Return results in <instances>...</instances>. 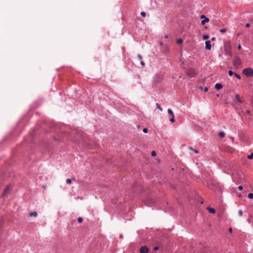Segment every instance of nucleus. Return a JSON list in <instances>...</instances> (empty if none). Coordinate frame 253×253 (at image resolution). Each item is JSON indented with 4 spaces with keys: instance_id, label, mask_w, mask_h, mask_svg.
I'll return each mask as SVG.
<instances>
[{
    "instance_id": "obj_13",
    "label": "nucleus",
    "mask_w": 253,
    "mask_h": 253,
    "mask_svg": "<svg viewBox=\"0 0 253 253\" xmlns=\"http://www.w3.org/2000/svg\"><path fill=\"white\" fill-rule=\"evenodd\" d=\"M235 98H236V99L237 102L241 103H242V101L241 99L240 98V96L239 94H237L235 96Z\"/></svg>"
},
{
    "instance_id": "obj_9",
    "label": "nucleus",
    "mask_w": 253,
    "mask_h": 253,
    "mask_svg": "<svg viewBox=\"0 0 253 253\" xmlns=\"http://www.w3.org/2000/svg\"><path fill=\"white\" fill-rule=\"evenodd\" d=\"M163 79V78L162 76H157L156 77L154 82H155V83L157 84V83L160 82Z\"/></svg>"
},
{
    "instance_id": "obj_41",
    "label": "nucleus",
    "mask_w": 253,
    "mask_h": 253,
    "mask_svg": "<svg viewBox=\"0 0 253 253\" xmlns=\"http://www.w3.org/2000/svg\"><path fill=\"white\" fill-rule=\"evenodd\" d=\"M160 45H163V43L162 42H160Z\"/></svg>"
},
{
    "instance_id": "obj_26",
    "label": "nucleus",
    "mask_w": 253,
    "mask_h": 253,
    "mask_svg": "<svg viewBox=\"0 0 253 253\" xmlns=\"http://www.w3.org/2000/svg\"><path fill=\"white\" fill-rule=\"evenodd\" d=\"M174 116H173V117H172V118L170 119V122L171 123H174Z\"/></svg>"
},
{
    "instance_id": "obj_19",
    "label": "nucleus",
    "mask_w": 253,
    "mask_h": 253,
    "mask_svg": "<svg viewBox=\"0 0 253 253\" xmlns=\"http://www.w3.org/2000/svg\"><path fill=\"white\" fill-rule=\"evenodd\" d=\"M156 106L158 109H159L161 111H162V108L161 107L160 105L158 103L156 104Z\"/></svg>"
},
{
    "instance_id": "obj_44",
    "label": "nucleus",
    "mask_w": 253,
    "mask_h": 253,
    "mask_svg": "<svg viewBox=\"0 0 253 253\" xmlns=\"http://www.w3.org/2000/svg\"><path fill=\"white\" fill-rule=\"evenodd\" d=\"M141 64L142 65H144V62H141Z\"/></svg>"
},
{
    "instance_id": "obj_43",
    "label": "nucleus",
    "mask_w": 253,
    "mask_h": 253,
    "mask_svg": "<svg viewBox=\"0 0 253 253\" xmlns=\"http://www.w3.org/2000/svg\"><path fill=\"white\" fill-rule=\"evenodd\" d=\"M247 113L248 114H250V111H249V110H248V111H247Z\"/></svg>"
},
{
    "instance_id": "obj_25",
    "label": "nucleus",
    "mask_w": 253,
    "mask_h": 253,
    "mask_svg": "<svg viewBox=\"0 0 253 253\" xmlns=\"http://www.w3.org/2000/svg\"><path fill=\"white\" fill-rule=\"evenodd\" d=\"M140 14H141V15L142 17H145L146 16V13L145 12H141Z\"/></svg>"
},
{
    "instance_id": "obj_23",
    "label": "nucleus",
    "mask_w": 253,
    "mask_h": 253,
    "mask_svg": "<svg viewBox=\"0 0 253 253\" xmlns=\"http://www.w3.org/2000/svg\"><path fill=\"white\" fill-rule=\"evenodd\" d=\"M156 152H155V151H153L151 152V155H152V156L154 157V156H156Z\"/></svg>"
},
{
    "instance_id": "obj_36",
    "label": "nucleus",
    "mask_w": 253,
    "mask_h": 253,
    "mask_svg": "<svg viewBox=\"0 0 253 253\" xmlns=\"http://www.w3.org/2000/svg\"><path fill=\"white\" fill-rule=\"evenodd\" d=\"M211 40L212 41H215V37H212V38H211Z\"/></svg>"
},
{
    "instance_id": "obj_12",
    "label": "nucleus",
    "mask_w": 253,
    "mask_h": 253,
    "mask_svg": "<svg viewBox=\"0 0 253 253\" xmlns=\"http://www.w3.org/2000/svg\"><path fill=\"white\" fill-rule=\"evenodd\" d=\"M222 85L221 84H216L215 85V88L217 89V90H219L220 89H221L222 88Z\"/></svg>"
},
{
    "instance_id": "obj_21",
    "label": "nucleus",
    "mask_w": 253,
    "mask_h": 253,
    "mask_svg": "<svg viewBox=\"0 0 253 253\" xmlns=\"http://www.w3.org/2000/svg\"><path fill=\"white\" fill-rule=\"evenodd\" d=\"M234 76L238 79H241V76L238 74H234Z\"/></svg>"
},
{
    "instance_id": "obj_35",
    "label": "nucleus",
    "mask_w": 253,
    "mask_h": 253,
    "mask_svg": "<svg viewBox=\"0 0 253 253\" xmlns=\"http://www.w3.org/2000/svg\"><path fill=\"white\" fill-rule=\"evenodd\" d=\"M238 48L239 49H241V44H239L238 45Z\"/></svg>"
},
{
    "instance_id": "obj_18",
    "label": "nucleus",
    "mask_w": 253,
    "mask_h": 253,
    "mask_svg": "<svg viewBox=\"0 0 253 253\" xmlns=\"http://www.w3.org/2000/svg\"><path fill=\"white\" fill-rule=\"evenodd\" d=\"M83 218L82 217H79L78 218V221L79 222V223H82L83 222Z\"/></svg>"
},
{
    "instance_id": "obj_28",
    "label": "nucleus",
    "mask_w": 253,
    "mask_h": 253,
    "mask_svg": "<svg viewBox=\"0 0 253 253\" xmlns=\"http://www.w3.org/2000/svg\"><path fill=\"white\" fill-rule=\"evenodd\" d=\"M253 158V154L252 153L250 155L248 156V158L249 159H252Z\"/></svg>"
},
{
    "instance_id": "obj_15",
    "label": "nucleus",
    "mask_w": 253,
    "mask_h": 253,
    "mask_svg": "<svg viewBox=\"0 0 253 253\" xmlns=\"http://www.w3.org/2000/svg\"><path fill=\"white\" fill-rule=\"evenodd\" d=\"M224 135H225V134L223 132L221 131L218 134V136L220 137V138H223L224 137Z\"/></svg>"
},
{
    "instance_id": "obj_2",
    "label": "nucleus",
    "mask_w": 253,
    "mask_h": 253,
    "mask_svg": "<svg viewBox=\"0 0 253 253\" xmlns=\"http://www.w3.org/2000/svg\"><path fill=\"white\" fill-rule=\"evenodd\" d=\"M243 73L248 77H253V70L251 68L244 69Z\"/></svg>"
},
{
    "instance_id": "obj_34",
    "label": "nucleus",
    "mask_w": 253,
    "mask_h": 253,
    "mask_svg": "<svg viewBox=\"0 0 253 253\" xmlns=\"http://www.w3.org/2000/svg\"><path fill=\"white\" fill-rule=\"evenodd\" d=\"M208 88L207 87H205L204 91L205 92H207V91H208Z\"/></svg>"
},
{
    "instance_id": "obj_27",
    "label": "nucleus",
    "mask_w": 253,
    "mask_h": 253,
    "mask_svg": "<svg viewBox=\"0 0 253 253\" xmlns=\"http://www.w3.org/2000/svg\"><path fill=\"white\" fill-rule=\"evenodd\" d=\"M226 31V29H221V30H220V32L221 33H225Z\"/></svg>"
},
{
    "instance_id": "obj_30",
    "label": "nucleus",
    "mask_w": 253,
    "mask_h": 253,
    "mask_svg": "<svg viewBox=\"0 0 253 253\" xmlns=\"http://www.w3.org/2000/svg\"><path fill=\"white\" fill-rule=\"evenodd\" d=\"M209 38V36L208 35H204L203 36L204 40H207Z\"/></svg>"
},
{
    "instance_id": "obj_38",
    "label": "nucleus",
    "mask_w": 253,
    "mask_h": 253,
    "mask_svg": "<svg viewBox=\"0 0 253 253\" xmlns=\"http://www.w3.org/2000/svg\"><path fill=\"white\" fill-rule=\"evenodd\" d=\"M229 231L230 232V233L232 232V228H229Z\"/></svg>"
},
{
    "instance_id": "obj_16",
    "label": "nucleus",
    "mask_w": 253,
    "mask_h": 253,
    "mask_svg": "<svg viewBox=\"0 0 253 253\" xmlns=\"http://www.w3.org/2000/svg\"><path fill=\"white\" fill-rule=\"evenodd\" d=\"M168 112L169 114H170L172 117H173L174 114L172 111L170 109H169L168 110Z\"/></svg>"
},
{
    "instance_id": "obj_14",
    "label": "nucleus",
    "mask_w": 253,
    "mask_h": 253,
    "mask_svg": "<svg viewBox=\"0 0 253 253\" xmlns=\"http://www.w3.org/2000/svg\"><path fill=\"white\" fill-rule=\"evenodd\" d=\"M38 214H37V212L35 211V212H32L30 213V216H34V217H36L37 216Z\"/></svg>"
},
{
    "instance_id": "obj_24",
    "label": "nucleus",
    "mask_w": 253,
    "mask_h": 253,
    "mask_svg": "<svg viewBox=\"0 0 253 253\" xmlns=\"http://www.w3.org/2000/svg\"><path fill=\"white\" fill-rule=\"evenodd\" d=\"M228 74L230 76H231L233 75V72L231 70H229L228 71Z\"/></svg>"
},
{
    "instance_id": "obj_29",
    "label": "nucleus",
    "mask_w": 253,
    "mask_h": 253,
    "mask_svg": "<svg viewBox=\"0 0 253 253\" xmlns=\"http://www.w3.org/2000/svg\"><path fill=\"white\" fill-rule=\"evenodd\" d=\"M238 214H239L240 216H241L243 215V212H242V211H239Z\"/></svg>"
},
{
    "instance_id": "obj_7",
    "label": "nucleus",
    "mask_w": 253,
    "mask_h": 253,
    "mask_svg": "<svg viewBox=\"0 0 253 253\" xmlns=\"http://www.w3.org/2000/svg\"><path fill=\"white\" fill-rule=\"evenodd\" d=\"M11 187L10 186H7L4 189L3 193V196L6 197L9 192L11 190Z\"/></svg>"
},
{
    "instance_id": "obj_6",
    "label": "nucleus",
    "mask_w": 253,
    "mask_h": 253,
    "mask_svg": "<svg viewBox=\"0 0 253 253\" xmlns=\"http://www.w3.org/2000/svg\"><path fill=\"white\" fill-rule=\"evenodd\" d=\"M201 19H203L201 21V24L204 25L206 24V23L208 22L209 21V19L207 18L204 15H202L201 16Z\"/></svg>"
},
{
    "instance_id": "obj_17",
    "label": "nucleus",
    "mask_w": 253,
    "mask_h": 253,
    "mask_svg": "<svg viewBox=\"0 0 253 253\" xmlns=\"http://www.w3.org/2000/svg\"><path fill=\"white\" fill-rule=\"evenodd\" d=\"M248 198L249 199H253V193H249L248 194Z\"/></svg>"
},
{
    "instance_id": "obj_22",
    "label": "nucleus",
    "mask_w": 253,
    "mask_h": 253,
    "mask_svg": "<svg viewBox=\"0 0 253 253\" xmlns=\"http://www.w3.org/2000/svg\"><path fill=\"white\" fill-rule=\"evenodd\" d=\"M66 182H67L68 184H70V183H71V182H72V180H71V179L68 178V179L66 180Z\"/></svg>"
},
{
    "instance_id": "obj_32",
    "label": "nucleus",
    "mask_w": 253,
    "mask_h": 253,
    "mask_svg": "<svg viewBox=\"0 0 253 253\" xmlns=\"http://www.w3.org/2000/svg\"><path fill=\"white\" fill-rule=\"evenodd\" d=\"M238 189H239V190H242V189H243V186H239L238 187Z\"/></svg>"
},
{
    "instance_id": "obj_10",
    "label": "nucleus",
    "mask_w": 253,
    "mask_h": 253,
    "mask_svg": "<svg viewBox=\"0 0 253 253\" xmlns=\"http://www.w3.org/2000/svg\"><path fill=\"white\" fill-rule=\"evenodd\" d=\"M206 44V48L208 50H210L211 49V44L210 41H207L205 42Z\"/></svg>"
},
{
    "instance_id": "obj_11",
    "label": "nucleus",
    "mask_w": 253,
    "mask_h": 253,
    "mask_svg": "<svg viewBox=\"0 0 253 253\" xmlns=\"http://www.w3.org/2000/svg\"><path fill=\"white\" fill-rule=\"evenodd\" d=\"M207 209L209 211V212L211 213H215V210L213 208L208 207L207 208Z\"/></svg>"
},
{
    "instance_id": "obj_33",
    "label": "nucleus",
    "mask_w": 253,
    "mask_h": 253,
    "mask_svg": "<svg viewBox=\"0 0 253 253\" xmlns=\"http://www.w3.org/2000/svg\"><path fill=\"white\" fill-rule=\"evenodd\" d=\"M250 26V24L249 23H247V24H246V27L248 28V27H249Z\"/></svg>"
},
{
    "instance_id": "obj_31",
    "label": "nucleus",
    "mask_w": 253,
    "mask_h": 253,
    "mask_svg": "<svg viewBox=\"0 0 253 253\" xmlns=\"http://www.w3.org/2000/svg\"><path fill=\"white\" fill-rule=\"evenodd\" d=\"M143 131L144 132V133H147L148 132V129L147 128H143Z\"/></svg>"
},
{
    "instance_id": "obj_39",
    "label": "nucleus",
    "mask_w": 253,
    "mask_h": 253,
    "mask_svg": "<svg viewBox=\"0 0 253 253\" xmlns=\"http://www.w3.org/2000/svg\"><path fill=\"white\" fill-rule=\"evenodd\" d=\"M194 152H195L196 153H199L198 151V150H194Z\"/></svg>"
},
{
    "instance_id": "obj_3",
    "label": "nucleus",
    "mask_w": 253,
    "mask_h": 253,
    "mask_svg": "<svg viewBox=\"0 0 253 253\" xmlns=\"http://www.w3.org/2000/svg\"><path fill=\"white\" fill-rule=\"evenodd\" d=\"M231 45L230 42H226L224 43V50L227 54H228L230 56H232V53L230 49Z\"/></svg>"
},
{
    "instance_id": "obj_42",
    "label": "nucleus",
    "mask_w": 253,
    "mask_h": 253,
    "mask_svg": "<svg viewBox=\"0 0 253 253\" xmlns=\"http://www.w3.org/2000/svg\"><path fill=\"white\" fill-rule=\"evenodd\" d=\"M165 38L166 39L168 38V35L165 36Z\"/></svg>"
},
{
    "instance_id": "obj_8",
    "label": "nucleus",
    "mask_w": 253,
    "mask_h": 253,
    "mask_svg": "<svg viewBox=\"0 0 253 253\" xmlns=\"http://www.w3.org/2000/svg\"><path fill=\"white\" fill-rule=\"evenodd\" d=\"M140 253H148V249L146 246L142 247L140 249Z\"/></svg>"
},
{
    "instance_id": "obj_37",
    "label": "nucleus",
    "mask_w": 253,
    "mask_h": 253,
    "mask_svg": "<svg viewBox=\"0 0 253 253\" xmlns=\"http://www.w3.org/2000/svg\"><path fill=\"white\" fill-rule=\"evenodd\" d=\"M189 149H190V150H194L193 149V147H191V146H190V147H189Z\"/></svg>"
},
{
    "instance_id": "obj_20",
    "label": "nucleus",
    "mask_w": 253,
    "mask_h": 253,
    "mask_svg": "<svg viewBox=\"0 0 253 253\" xmlns=\"http://www.w3.org/2000/svg\"><path fill=\"white\" fill-rule=\"evenodd\" d=\"M182 42H183V41L181 39H178L177 40V43L178 44H181L182 43Z\"/></svg>"
},
{
    "instance_id": "obj_1",
    "label": "nucleus",
    "mask_w": 253,
    "mask_h": 253,
    "mask_svg": "<svg viewBox=\"0 0 253 253\" xmlns=\"http://www.w3.org/2000/svg\"><path fill=\"white\" fill-rule=\"evenodd\" d=\"M80 133L77 132L76 130H72L70 132H68L67 139L73 141L77 142L79 140L78 137H81Z\"/></svg>"
},
{
    "instance_id": "obj_5",
    "label": "nucleus",
    "mask_w": 253,
    "mask_h": 253,
    "mask_svg": "<svg viewBox=\"0 0 253 253\" xmlns=\"http://www.w3.org/2000/svg\"><path fill=\"white\" fill-rule=\"evenodd\" d=\"M187 74L190 77H194L196 74L195 70L193 68H189L187 70Z\"/></svg>"
},
{
    "instance_id": "obj_40",
    "label": "nucleus",
    "mask_w": 253,
    "mask_h": 253,
    "mask_svg": "<svg viewBox=\"0 0 253 253\" xmlns=\"http://www.w3.org/2000/svg\"><path fill=\"white\" fill-rule=\"evenodd\" d=\"M158 249V247H156L154 248V250H157Z\"/></svg>"
},
{
    "instance_id": "obj_4",
    "label": "nucleus",
    "mask_w": 253,
    "mask_h": 253,
    "mask_svg": "<svg viewBox=\"0 0 253 253\" xmlns=\"http://www.w3.org/2000/svg\"><path fill=\"white\" fill-rule=\"evenodd\" d=\"M233 64L237 68H238L239 66L241 64V59L238 56L234 57L233 59Z\"/></svg>"
}]
</instances>
